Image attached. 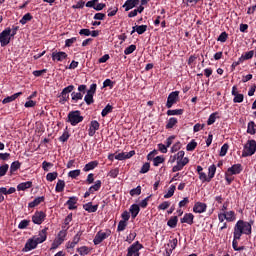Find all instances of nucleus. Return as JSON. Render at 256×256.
Instances as JSON below:
<instances>
[{"label": "nucleus", "mask_w": 256, "mask_h": 256, "mask_svg": "<svg viewBox=\"0 0 256 256\" xmlns=\"http://www.w3.org/2000/svg\"><path fill=\"white\" fill-rule=\"evenodd\" d=\"M177 221H179V218H177V216L171 217L167 222L168 227H171V229H175V227H177Z\"/></svg>", "instance_id": "obj_32"}, {"label": "nucleus", "mask_w": 256, "mask_h": 256, "mask_svg": "<svg viewBox=\"0 0 256 256\" xmlns=\"http://www.w3.org/2000/svg\"><path fill=\"white\" fill-rule=\"evenodd\" d=\"M216 172H217V166H215V164L209 166V168H208V182L211 181L213 179V177H215Z\"/></svg>", "instance_id": "obj_29"}, {"label": "nucleus", "mask_w": 256, "mask_h": 256, "mask_svg": "<svg viewBox=\"0 0 256 256\" xmlns=\"http://www.w3.org/2000/svg\"><path fill=\"white\" fill-rule=\"evenodd\" d=\"M62 243L63 242L61 239L56 238L52 243L51 249H57V247H59V245H61Z\"/></svg>", "instance_id": "obj_58"}, {"label": "nucleus", "mask_w": 256, "mask_h": 256, "mask_svg": "<svg viewBox=\"0 0 256 256\" xmlns=\"http://www.w3.org/2000/svg\"><path fill=\"white\" fill-rule=\"evenodd\" d=\"M179 101V91L171 92L167 98L166 107L167 109H171L175 103Z\"/></svg>", "instance_id": "obj_8"}, {"label": "nucleus", "mask_w": 256, "mask_h": 256, "mask_svg": "<svg viewBox=\"0 0 256 256\" xmlns=\"http://www.w3.org/2000/svg\"><path fill=\"white\" fill-rule=\"evenodd\" d=\"M133 155H135V150H132L130 152H122V153L116 154L115 159H117V161H124V159H131V157H133Z\"/></svg>", "instance_id": "obj_13"}, {"label": "nucleus", "mask_w": 256, "mask_h": 256, "mask_svg": "<svg viewBox=\"0 0 256 256\" xmlns=\"http://www.w3.org/2000/svg\"><path fill=\"white\" fill-rule=\"evenodd\" d=\"M179 149H181V142H176L171 148V153H177Z\"/></svg>", "instance_id": "obj_59"}, {"label": "nucleus", "mask_w": 256, "mask_h": 256, "mask_svg": "<svg viewBox=\"0 0 256 256\" xmlns=\"http://www.w3.org/2000/svg\"><path fill=\"white\" fill-rule=\"evenodd\" d=\"M33 187V182L27 181V182H22L18 184L17 190L18 191H26V189H31Z\"/></svg>", "instance_id": "obj_25"}, {"label": "nucleus", "mask_w": 256, "mask_h": 256, "mask_svg": "<svg viewBox=\"0 0 256 256\" xmlns=\"http://www.w3.org/2000/svg\"><path fill=\"white\" fill-rule=\"evenodd\" d=\"M35 105H37V102L31 99H28V101L24 104V107L31 108V107H35Z\"/></svg>", "instance_id": "obj_62"}, {"label": "nucleus", "mask_w": 256, "mask_h": 256, "mask_svg": "<svg viewBox=\"0 0 256 256\" xmlns=\"http://www.w3.org/2000/svg\"><path fill=\"white\" fill-rule=\"evenodd\" d=\"M207 211V204L203 202H196L193 207L194 213H205Z\"/></svg>", "instance_id": "obj_12"}, {"label": "nucleus", "mask_w": 256, "mask_h": 256, "mask_svg": "<svg viewBox=\"0 0 256 256\" xmlns=\"http://www.w3.org/2000/svg\"><path fill=\"white\" fill-rule=\"evenodd\" d=\"M132 34L135 33H138V35H143V33H145V31H147V25H140V26H134L132 28Z\"/></svg>", "instance_id": "obj_28"}, {"label": "nucleus", "mask_w": 256, "mask_h": 256, "mask_svg": "<svg viewBox=\"0 0 256 256\" xmlns=\"http://www.w3.org/2000/svg\"><path fill=\"white\" fill-rule=\"evenodd\" d=\"M227 151H229V144H224L220 149V157H225L227 155Z\"/></svg>", "instance_id": "obj_46"}, {"label": "nucleus", "mask_w": 256, "mask_h": 256, "mask_svg": "<svg viewBox=\"0 0 256 256\" xmlns=\"http://www.w3.org/2000/svg\"><path fill=\"white\" fill-rule=\"evenodd\" d=\"M243 171L241 164H234L232 167L228 168L227 173L230 175H239Z\"/></svg>", "instance_id": "obj_18"}, {"label": "nucleus", "mask_w": 256, "mask_h": 256, "mask_svg": "<svg viewBox=\"0 0 256 256\" xmlns=\"http://www.w3.org/2000/svg\"><path fill=\"white\" fill-rule=\"evenodd\" d=\"M37 245H39V242L37 239L33 236L32 238L28 239L25 247L23 248L24 253H27L29 251H33V249L37 248Z\"/></svg>", "instance_id": "obj_9"}, {"label": "nucleus", "mask_w": 256, "mask_h": 256, "mask_svg": "<svg viewBox=\"0 0 256 256\" xmlns=\"http://www.w3.org/2000/svg\"><path fill=\"white\" fill-rule=\"evenodd\" d=\"M68 123L75 127V125H79L83 121V116L79 110L71 111L68 113Z\"/></svg>", "instance_id": "obj_4"}, {"label": "nucleus", "mask_w": 256, "mask_h": 256, "mask_svg": "<svg viewBox=\"0 0 256 256\" xmlns=\"http://www.w3.org/2000/svg\"><path fill=\"white\" fill-rule=\"evenodd\" d=\"M32 221H33V223H35V225H41V223H43V221H45V213L36 212L32 216Z\"/></svg>", "instance_id": "obj_14"}, {"label": "nucleus", "mask_w": 256, "mask_h": 256, "mask_svg": "<svg viewBox=\"0 0 256 256\" xmlns=\"http://www.w3.org/2000/svg\"><path fill=\"white\" fill-rule=\"evenodd\" d=\"M247 133L250 135H255V122L250 121L247 126Z\"/></svg>", "instance_id": "obj_38"}, {"label": "nucleus", "mask_w": 256, "mask_h": 256, "mask_svg": "<svg viewBox=\"0 0 256 256\" xmlns=\"http://www.w3.org/2000/svg\"><path fill=\"white\" fill-rule=\"evenodd\" d=\"M97 91V84H91L87 94L84 97V101L87 105H91L93 103V95Z\"/></svg>", "instance_id": "obj_7"}, {"label": "nucleus", "mask_w": 256, "mask_h": 256, "mask_svg": "<svg viewBox=\"0 0 256 256\" xmlns=\"http://www.w3.org/2000/svg\"><path fill=\"white\" fill-rule=\"evenodd\" d=\"M81 175V170H72L68 173V177H71V179H77Z\"/></svg>", "instance_id": "obj_42"}, {"label": "nucleus", "mask_w": 256, "mask_h": 256, "mask_svg": "<svg viewBox=\"0 0 256 256\" xmlns=\"http://www.w3.org/2000/svg\"><path fill=\"white\" fill-rule=\"evenodd\" d=\"M161 163H165V157L163 156H157L153 159V165L154 167H159Z\"/></svg>", "instance_id": "obj_35"}, {"label": "nucleus", "mask_w": 256, "mask_h": 256, "mask_svg": "<svg viewBox=\"0 0 256 256\" xmlns=\"http://www.w3.org/2000/svg\"><path fill=\"white\" fill-rule=\"evenodd\" d=\"M33 19V16H31L30 13L25 14L22 19L20 20L21 25H25L28 21H31Z\"/></svg>", "instance_id": "obj_45"}, {"label": "nucleus", "mask_w": 256, "mask_h": 256, "mask_svg": "<svg viewBox=\"0 0 256 256\" xmlns=\"http://www.w3.org/2000/svg\"><path fill=\"white\" fill-rule=\"evenodd\" d=\"M178 159L176 160V165L173 166L172 172L177 173V171H182L183 167L189 163V158L185 157V151H179L177 153Z\"/></svg>", "instance_id": "obj_2"}, {"label": "nucleus", "mask_w": 256, "mask_h": 256, "mask_svg": "<svg viewBox=\"0 0 256 256\" xmlns=\"http://www.w3.org/2000/svg\"><path fill=\"white\" fill-rule=\"evenodd\" d=\"M140 211H141V208H139V205H137V204L131 205L130 213H131L132 219H135V217H137V215H139Z\"/></svg>", "instance_id": "obj_27"}, {"label": "nucleus", "mask_w": 256, "mask_h": 256, "mask_svg": "<svg viewBox=\"0 0 256 256\" xmlns=\"http://www.w3.org/2000/svg\"><path fill=\"white\" fill-rule=\"evenodd\" d=\"M99 165V162L97 161H92V162H89L88 164H86L84 166V169L83 171H93V169H95V167H97Z\"/></svg>", "instance_id": "obj_31"}, {"label": "nucleus", "mask_w": 256, "mask_h": 256, "mask_svg": "<svg viewBox=\"0 0 256 256\" xmlns=\"http://www.w3.org/2000/svg\"><path fill=\"white\" fill-rule=\"evenodd\" d=\"M193 219H195V216L192 213H186L183 218L180 219V223H187V225H193Z\"/></svg>", "instance_id": "obj_22"}, {"label": "nucleus", "mask_w": 256, "mask_h": 256, "mask_svg": "<svg viewBox=\"0 0 256 256\" xmlns=\"http://www.w3.org/2000/svg\"><path fill=\"white\" fill-rule=\"evenodd\" d=\"M59 176V174L57 172H50L46 175V179L47 181H55V179H57V177Z\"/></svg>", "instance_id": "obj_43"}, {"label": "nucleus", "mask_w": 256, "mask_h": 256, "mask_svg": "<svg viewBox=\"0 0 256 256\" xmlns=\"http://www.w3.org/2000/svg\"><path fill=\"white\" fill-rule=\"evenodd\" d=\"M218 219L220 223H223L225 220L231 223L237 219V216L234 211L221 212L218 214Z\"/></svg>", "instance_id": "obj_6"}, {"label": "nucleus", "mask_w": 256, "mask_h": 256, "mask_svg": "<svg viewBox=\"0 0 256 256\" xmlns=\"http://www.w3.org/2000/svg\"><path fill=\"white\" fill-rule=\"evenodd\" d=\"M175 185H171L168 189V192L164 195V199H169L175 195Z\"/></svg>", "instance_id": "obj_36"}, {"label": "nucleus", "mask_w": 256, "mask_h": 256, "mask_svg": "<svg viewBox=\"0 0 256 256\" xmlns=\"http://www.w3.org/2000/svg\"><path fill=\"white\" fill-rule=\"evenodd\" d=\"M75 89V86L69 85L66 88H64L61 92L62 100L67 101L69 99V94Z\"/></svg>", "instance_id": "obj_20"}, {"label": "nucleus", "mask_w": 256, "mask_h": 256, "mask_svg": "<svg viewBox=\"0 0 256 256\" xmlns=\"http://www.w3.org/2000/svg\"><path fill=\"white\" fill-rule=\"evenodd\" d=\"M216 120H217V113H212L207 120V125H213V123H215Z\"/></svg>", "instance_id": "obj_50"}, {"label": "nucleus", "mask_w": 256, "mask_h": 256, "mask_svg": "<svg viewBox=\"0 0 256 256\" xmlns=\"http://www.w3.org/2000/svg\"><path fill=\"white\" fill-rule=\"evenodd\" d=\"M83 209L88 213H95L99 209V205H93L91 202L83 205Z\"/></svg>", "instance_id": "obj_23"}, {"label": "nucleus", "mask_w": 256, "mask_h": 256, "mask_svg": "<svg viewBox=\"0 0 256 256\" xmlns=\"http://www.w3.org/2000/svg\"><path fill=\"white\" fill-rule=\"evenodd\" d=\"M52 59L53 61H65L67 59V53L55 51L52 53Z\"/></svg>", "instance_id": "obj_19"}, {"label": "nucleus", "mask_w": 256, "mask_h": 256, "mask_svg": "<svg viewBox=\"0 0 256 256\" xmlns=\"http://www.w3.org/2000/svg\"><path fill=\"white\" fill-rule=\"evenodd\" d=\"M99 122L96 121V120H93L91 123H90V127H89V130H88V135L89 137H93V135H95V133L97 131H99Z\"/></svg>", "instance_id": "obj_16"}, {"label": "nucleus", "mask_w": 256, "mask_h": 256, "mask_svg": "<svg viewBox=\"0 0 256 256\" xmlns=\"http://www.w3.org/2000/svg\"><path fill=\"white\" fill-rule=\"evenodd\" d=\"M117 11H119V9L117 7H111L108 9V17H115V15H117Z\"/></svg>", "instance_id": "obj_54"}, {"label": "nucleus", "mask_w": 256, "mask_h": 256, "mask_svg": "<svg viewBox=\"0 0 256 256\" xmlns=\"http://www.w3.org/2000/svg\"><path fill=\"white\" fill-rule=\"evenodd\" d=\"M71 95H72V101H79L83 99V94H81V92H73Z\"/></svg>", "instance_id": "obj_48"}, {"label": "nucleus", "mask_w": 256, "mask_h": 256, "mask_svg": "<svg viewBox=\"0 0 256 256\" xmlns=\"http://www.w3.org/2000/svg\"><path fill=\"white\" fill-rule=\"evenodd\" d=\"M139 0H126V2L123 4V8L125 11H131V9H134V7H138Z\"/></svg>", "instance_id": "obj_15"}, {"label": "nucleus", "mask_w": 256, "mask_h": 256, "mask_svg": "<svg viewBox=\"0 0 256 256\" xmlns=\"http://www.w3.org/2000/svg\"><path fill=\"white\" fill-rule=\"evenodd\" d=\"M47 230L48 228H44L38 233V235L34 236L37 242L44 243V241H47Z\"/></svg>", "instance_id": "obj_17"}, {"label": "nucleus", "mask_w": 256, "mask_h": 256, "mask_svg": "<svg viewBox=\"0 0 256 256\" xmlns=\"http://www.w3.org/2000/svg\"><path fill=\"white\" fill-rule=\"evenodd\" d=\"M256 153V141L255 140H248L244 145L242 151V157H252Z\"/></svg>", "instance_id": "obj_3"}, {"label": "nucleus", "mask_w": 256, "mask_h": 256, "mask_svg": "<svg viewBox=\"0 0 256 256\" xmlns=\"http://www.w3.org/2000/svg\"><path fill=\"white\" fill-rule=\"evenodd\" d=\"M141 193V186H137L136 188L130 190L131 197H135V195H139Z\"/></svg>", "instance_id": "obj_55"}, {"label": "nucleus", "mask_w": 256, "mask_h": 256, "mask_svg": "<svg viewBox=\"0 0 256 256\" xmlns=\"http://www.w3.org/2000/svg\"><path fill=\"white\" fill-rule=\"evenodd\" d=\"M243 99H244L243 94H236L234 96L233 101H234V103H243Z\"/></svg>", "instance_id": "obj_57"}, {"label": "nucleus", "mask_w": 256, "mask_h": 256, "mask_svg": "<svg viewBox=\"0 0 256 256\" xmlns=\"http://www.w3.org/2000/svg\"><path fill=\"white\" fill-rule=\"evenodd\" d=\"M127 227V222L120 220L118 223L117 231H125Z\"/></svg>", "instance_id": "obj_53"}, {"label": "nucleus", "mask_w": 256, "mask_h": 256, "mask_svg": "<svg viewBox=\"0 0 256 256\" xmlns=\"http://www.w3.org/2000/svg\"><path fill=\"white\" fill-rule=\"evenodd\" d=\"M65 189V181L63 180H58L57 184H56V187H55V191L57 193H61L63 192Z\"/></svg>", "instance_id": "obj_33"}, {"label": "nucleus", "mask_w": 256, "mask_h": 256, "mask_svg": "<svg viewBox=\"0 0 256 256\" xmlns=\"http://www.w3.org/2000/svg\"><path fill=\"white\" fill-rule=\"evenodd\" d=\"M109 177H111L112 179H115L117 177V175H119V169H113L109 172Z\"/></svg>", "instance_id": "obj_64"}, {"label": "nucleus", "mask_w": 256, "mask_h": 256, "mask_svg": "<svg viewBox=\"0 0 256 256\" xmlns=\"http://www.w3.org/2000/svg\"><path fill=\"white\" fill-rule=\"evenodd\" d=\"M111 111H113V106H111L110 104H108L101 112L102 117H107V115H109V113H111Z\"/></svg>", "instance_id": "obj_40"}, {"label": "nucleus", "mask_w": 256, "mask_h": 256, "mask_svg": "<svg viewBox=\"0 0 256 256\" xmlns=\"http://www.w3.org/2000/svg\"><path fill=\"white\" fill-rule=\"evenodd\" d=\"M21 95H23V92H17L15 94H13L12 96H8V97L4 98L2 103H3V105H6V103H12V101H15V99H17L18 97H21Z\"/></svg>", "instance_id": "obj_24"}, {"label": "nucleus", "mask_w": 256, "mask_h": 256, "mask_svg": "<svg viewBox=\"0 0 256 256\" xmlns=\"http://www.w3.org/2000/svg\"><path fill=\"white\" fill-rule=\"evenodd\" d=\"M7 171H9L8 164H4V165L0 166V177H5V175H7Z\"/></svg>", "instance_id": "obj_44"}, {"label": "nucleus", "mask_w": 256, "mask_h": 256, "mask_svg": "<svg viewBox=\"0 0 256 256\" xmlns=\"http://www.w3.org/2000/svg\"><path fill=\"white\" fill-rule=\"evenodd\" d=\"M218 41L225 43V41H227V32H222L218 37Z\"/></svg>", "instance_id": "obj_63"}, {"label": "nucleus", "mask_w": 256, "mask_h": 256, "mask_svg": "<svg viewBox=\"0 0 256 256\" xmlns=\"http://www.w3.org/2000/svg\"><path fill=\"white\" fill-rule=\"evenodd\" d=\"M167 115H183L182 109L168 110Z\"/></svg>", "instance_id": "obj_56"}, {"label": "nucleus", "mask_w": 256, "mask_h": 256, "mask_svg": "<svg viewBox=\"0 0 256 256\" xmlns=\"http://www.w3.org/2000/svg\"><path fill=\"white\" fill-rule=\"evenodd\" d=\"M99 189H101V180H97L95 184L89 188L90 193H95V191H99Z\"/></svg>", "instance_id": "obj_37"}, {"label": "nucleus", "mask_w": 256, "mask_h": 256, "mask_svg": "<svg viewBox=\"0 0 256 256\" xmlns=\"http://www.w3.org/2000/svg\"><path fill=\"white\" fill-rule=\"evenodd\" d=\"M241 235H251V225L249 222L239 220L234 227L235 239H241Z\"/></svg>", "instance_id": "obj_1"}, {"label": "nucleus", "mask_w": 256, "mask_h": 256, "mask_svg": "<svg viewBox=\"0 0 256 256\" xmlns=\"http://www.w3.org/2000/svg\"><path fill=\"white\" fill-rule=\"evenodd\" d=\"M43 201H45V197L43 196L37 197L28 204V207H30V209H33V207H37V205H41Z\"/></svg>", "instance_id": "obj_26"}, {"label": "nucleus", "mask_w": 256, "mask_h": 256, "mask_svg": "<svg viewBox=\"0 0 256 256\" xmlns=\"http://www.w3.org/2000/svg\"><path fill=\"white\" fill-rule=\"evenodd\" d=\"M196 147H197V142H195V140H192L190 143L187 144L186 149L187 151H195Z\"/></svg>", "instance_id": "obj_49"}, {"label": "nucleus", "mask_w": 256, "mask_h": 256, "mask_svg": "<svg viewBox=\"0 0 256 256\" xmlns=\"http://www.w3.org/2000/svg\"><path fill=\"white\" fill-rule=\"evenodd\" d=\"M97 3H99V0L88 1L86 3V7H90L92 9H95V7H97Z\"/></svg>", "instance_id": "obj_60"}, {"label": "nucleus", "mask_w": 256, "mask_h": 256, "mask_svg": "<svg viewBox=\"0 0 256 256\" xmlns=\"http://www.w3.org/2000/svg\"><path fill=\"white\" fill-rule=\"evenodd\" d=\"M77 201H79V199L77 197H75V196H72L66 202V205H68V209L70 211H73L74 209H77Z\"/></svg>", "instance_id": "obj_21"}, {"label": "nucleus", "mask_w": 256, "mask_h": 256, "mask_svg": "<svg viewBox=\"0 0 256 256\" xmlns=\"http://www.w3.org/2000/svg\"><path fill=\"white\" fill-rule=\"evenodd\" d=\"M151 168V165L149 163H145L141 170H140V173H148L149 172V169Z\"/></svg>", "instance_id": "obj_61"}, {"label": "nucleus", "mask_w": 256, "mask_h": 256, "mask_svg": "<svg viewBox=\"0 0 256 256\" xmlns=\"http://www.w3.org/2000/svg\"><path fill=\"white\" fill-rule=\"evenodd\" d=\"M171 206V203H169L168 201H164L163 203H161L159 206H158V209L160 211H165V209H169V207Z\"/></svg>", "instance_id": "obj_52"}, {"label": "nucleus", "mask_w": 256, "mask_h": 256, "mask_svg": "<svg viewBox=\"0 0 256 256\" xmlns=\"http://www.w3.org/2000/svg\"><path fill=\"white\" fill-rule=\"evenodd\" d=\"M11 28H6L0 33V45L6 47L8 43H11Z\"/></svg>", "instance_id": "obj_5"}, {"label": "nucleus", "mask_w": 256, "mask_h": 256, "mask_svg": "<svg viewBox=\"0 0 256 256\" xmlns=\"http://www.w3.org/2000/svg\"><path fill=\"white\" fill-rule=\"evenodd\" d=\"M21 168V163L19 161H15L10 166V173H15L18 169Z\"/></svg>", "instance_id": "obj_39"}, {"label": "nucleus", "mask_w": 256, "mask_h": 256, "mask_svg": "<svg viewBox=\"0 0 256 256\" xmlns=\"http://www.w3.org/2000/svg\"><path fill=\"white\" fill-rule=\"evenodd\" d=\"M141 249H143V245L136 242L128 248L127 256H139V251H141Z\"/></svg>", "instance_id": "obj_10"}, {"label": "nucleus", "mask_w": 256, "mask_h": 256, "mask_svg": "<svg viewBox=\"0 0 256 256\" xmlns=\"http://www.w3.org/2000/svg\"><path fill=\"white\" fill-rule=\"evenodd\" d=\"M135 49H137V46L135 45H130L129 47H127L125 50H124V54L125 55H131V53H133L135 51Z\"/></svg>", "instance_id": "obj_51"}, {"label": "nucleus", "mask_w": 256, "mask_h": 256, "mask_svg": "<svg viewBox=\"0 0 256 256\" xmlns=\"http://www.w3.org/2000/svg\"><path fill=\"white\" fill-rule=\"evenodd\" d=\"M234 239H233V242H232V247L234 249V251H243V247H239V239L241 238H235V234L233 235Z\"/></svg>", "instance_id": "obj_34"}, {"label": "nucleus", "mask_w": 256, "mask_h": 256, "mask_svg": "<svg viewBox=\"0 0 256 256\" xmlns=\"http://www.w3.org/2000/svg\"><path fill=\"white\" fill-rule=\"evenodd\" d=\"M175 125H177V118L172 117V118H170V119L168 120V123H167V125H166V128H167V129H173V127H175Z\"/></svg>", "instance_id": "obj_41"}, {"label": "nucleus", "mask_w": 256, "mask_h": 256, "mask_svg": "<svg viewBox=\"0 0 256 256\" xmlns=\"http://www.w3.org/2000/svg\"><path fill=\"white\" fill-rule=\"evenodd\" d=\"M111 235V231H106V232H98L93 240L94 245H99L107 239Z\"/></svg>", "instance_id": "obj_11"}, {"label": "nucleus", "mask_w": 256, "mask_h": 256, "mask_svg": "<svg viewBox=\"0 0 256 256\" xmlns=\"http://www.w3.org/2000/svg\"><path fill=\"white\" fill-rule=\"evenodd\" d=\"M79 255H89V247L87 246H82L77 249Z\"/></svg>", "instance_id": "obj_47"}, {"label": "nucleus", "mask_w": 256, "mask_h": 256, "mask_svg": "<svg viewBox=\"0 0 256 256\" xmlns=\"http://www.w3.org/2000/svg\"><path fill=\"white\" fill-rule=\"evenodd\" d=\"M254 55H255V52H253V50H251L249 52L242 54V56L239 58V61L243 62V61H247L249 59H253Z\"/></svg>", "instance_id": "obj_30"}]
</instances>
